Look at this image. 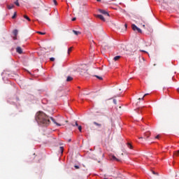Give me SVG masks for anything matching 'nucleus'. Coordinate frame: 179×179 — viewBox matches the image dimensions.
<instances>
[{"instance_id":"ea45409f","label":"nucleus","mask_w":179,"mask_h":179,"mask_svg":"<svg viewBox=\"0 0 179 179\" xmlns=\"http://www.w3.org/2000/svg\"><path fill=\"white\" fill-rule=\"evenodd\" d=\"M71 139H69V142H71Z\"/></svg>"},{"instance_id":"79ce46f5","label":"nucleus","mask_w":179,"mask_h":179,"mask_svg":"<svg viewBox=\"0 0 179 179\" xmlns=\"http://www.w3.org/2000/svg\"><path fill=\"white\" fill-rule=\"evenodd\" d=\"M138 100H141V98H139Z\"/></svg>"},{"instance_id":"f03ea898","label":"nucleus","mask_w":179,"mask_h":179,"mask_svg":"<svg viewBox=\"0 0 179 179\" xmlns=\"http://www.w3.org/2000/svg\"><path fill=\"white\" fill-rule=\"evenodd\" d=\"M113 104H115L116 110H118L119 108H121V97H120V95L114 96H113Z\"/></svg>"},{"instance_id":"bb28decb","label":"nucleus","mask_w":179,"mask_h":179,"mask_svg":"<svg viewBox=\"0 0 179 179\" xmlns=\"http://www.w3.org/2000/svg\"><path fill=\"white\" fill-rule=\"evenodd\" d=\"M16 12L14 13L13 16L12 17V19H15L16 18Z\"/></svg>"},{"instance_id":"2eb2a0df","label":"nucleus","mask_w":179,"mask_h":179,"mask_svg":"<svg viewBox=\"0 0 179 179\" xmlns=\"http://www.w3.org/2000/svg\"><path fill=\"white\" fill-rule=\"evenodd\" d=\"M120 58H121V56H115L113 59L114 61H118V59H120Z\"/></svg>"},{"instance_id":"393cba45","label":"nucleus","mask_w":179,"mask_h":179,"mask_svg":"<svg viewBox=\"0 0 179 179\" xmlns=\"http://www.w3.org/2000/svg\"><path fill=\"white\" fill-rule=\"evenodd\" d=\"M15 4L16 5V6H20L19 4V1H17V0L15 2Z\"/></svg>"},{"instance_id":"f257e3e1","label":"nucleus","mask_w":179,"mask_h":179,"mask_svg":"<svg viewBox=\"0 0 179 179\" xmlns=\"http://www.w3.org/2000/svg\"><path fill=\"white\" fill-rule=\"evenodd\" d=\"M36 121L43 127H48L50 124V117L43 112L39 111L36 114Z\"/></svg>"},{"instance_id":"1a4fd4ad","label":"nucleus","mask_w":179,"mask_h":179,"mask_svg":"<svg viewBox=\"0 0 179 179\" xmlns=\"http://www.w3.org/2000/svg\"><path fill=\"white\" fill-rule=\"evenodd\" d=\"M113 162H122L121 159L117 158V157L114 156V155H113Z\"/></svg>"},{"instance_id":"ddd939ff","label":"nucleus","mask_w":179,"mask_h":179,"mask_svg":"<svg viewBox=\"0 0 179 179\" xmlns=\"http://www.w3.org/2000/svg\"><path fill=\"white\" fill-rule=\"evenodd\" d=\"M131 27L134 31H136V30L138 29V27H136V25L135 24H132Z\"/></svg>"},{"instance_id":"e433bc0d","label":"nucleus","mask_w":179,"mask_h":179,"mask_svg":"<svg viewBox=\"0 0 179 179\" xmlns=\"http://www.w3.org/2000/svg\"><path fill=\"white\" fill-rule=\"evenodd\" d=\"M141 52H146L145 50H141Z\"/></svg>"},{"instance_id":"b1692460","label":"nucleus","mask_w":179,"mask_h":179,"mask_svg":"<svg viewBox=\"0 0 179 179\" xmlns=\"http://www.w3.org/2000/svg\"><path fill=\"white\" fill-rule=\"evenodd\" d=\"M138 31V33H142V29H141L140 28H137V29H136Z\"/></svg>"},{"instance_id":"c756f323","label":"nucleus","mask_w":179,"mask_h":179,"mask_svg":"<svg viewBox=\"0 0 179 179\" xmlns=\"http://www.w3.org/2000/svg\"><path fill=\"white\" fill-rule=\"evenodd\" d=\"M78 130L82 132V126H78Z\"/></svg>"},{"instance_id":"58836bf2","label":"nucleus","mask_w":179,"mask_h":179,"mask_svg":"<svg viewBox=\"0 0 179 179\" xmlns=\"http://www.w3.org/2000/svg\"><path fill=\"white\" fill-rule=\"evenodd\" d=\"M124 26H125V27H126V29H127V24H125V25H124Z\"/></svg>"},{"instance_id":"473e14b6","label":"nucleus","mask_w":179,"mask_h":179,"mask_svg":"<svg viewBox=\"0 0 179 179\" xmlns=\"http://www.w3.org/2000/svg\"><path fill=\"white\" fill-rule=\"evenodd\" d=\"M148 94H144L143 97L141 98V100H143V99L145 98V96H148Z\"/></svg>"},{"instance_id":"f704fd0d","label":"nucleus","mask_w":179,"mask_h":179,"mask_svg":"<svg viewBox=\"0 0 179 179\" xmlns=\"http://www.w3.org/2000/svg\"><path fill=\"white\" fill-rule=\"evenodd\" d=\"M72 22H75V20H76V17H73V18H72Z\"/></svg>"},{"instance_id":"4be33fe9","label":"nucleus","mask_w":179,"mask_h":179,"mask_svg":"<svg viewBox=\"0 0 179 179\" xmlns=\"http://www.w3.org/2000/svg\"><path fill=\"white\" fill-rule=\"evenodd\" d=\"M94 125H96L97 127H101V124H99V123H97L96 122H94Z\"/></svg>"},{"instance_id":"f8f14e48","label":"nucleus","mask_w":179,"mask_h":179,"mask_svg":"<svg viewBox=\"0 0 179 179\" xmlns=\"http://www.w3.org/2000/svg\"><path fill=\"white\" fill-rule=\"evenodd\" d=\"M8 9L10 10V9H13V8H15V6L13 4L11 5H8L7 6Z\"/></svg>"},{"instance_id":"f3484780","label":"nucleus","mask_w":179,"mask_h":179,"mask_svg":"<svg viewBox=\"0 0 179 179\" xmlns=\"http://www.w3.org/2000/svg\"><path fill=\"white\" fill-rule=\"evenodd\" d=\"M127 147L129 148V149H132L134 148L129 143H127Z\"/></svg>"},{"instance_id":"6e6552de","label":"nucleus","mask_w":179,"mask_h":179,"mask_svg":"<svg viewBox=\"0 0 179 179\" xmlns=\"http://www.w3.org/2000/svg\"><path fill=\"white\" fill-rule=\"evenodd\" d=\"M16 52H17L18 54H23V50H22V48L18 46L16 48Z\"/></svg>"},{"instance_id":"6ab92c4d","label":"nucleus","mask_w":179,"mask_h":179,"mask_svg":"<svg viewBox=\"0 0 179 179\" xmlns=\"http://www.w3.org/2000/svg\"><path fill=\"white\" fill-rule=\"evenodd\" d=\"M95 78H97V79H99V80H103V77L101 76H94Z\"/></svg>"},{"instance_id":"c9c22d12","label":"nucleus","mask_w":179,"mask_h":179,"mask_svg":"<svg viewBox=\"0 0 179 179\" xmlns=\"http://www.w3.org/2000/svg\"><path fill=\"white\" fill-rule=\"evenodd\" d=\"M155 138L156 139H159V138H160V136L157 135Z\"/></svg>"},{"instance_id":"aec40b11","label":"nucleus","mask_w":179,"mask_h":179,"mask_svg":"<svg viewBox=\"0 0 179 179\" xmlns=\"http://www.w3.org/2000/svg\"><path fill=\"white\" fill-rule=\"evenodd\" d=\"M174 156H179V150L173 152Z\"/></svg>"},{"instance_id":"9b49d317","label":"nucleus","mask_w":179,"mask_h":179,"mask_svg":"<svg viewBox=\"0 0 179 179\" xmlns=\"http://www.w3.org/2000/svg\"><path fill=\"white\" fill-rule=\"evenodd\" d=\"M73 33L76 35V36H79V34H82V33L79 31H75L73 30Z\"/></svg>"},{"instance_id":"2f4dec72","label":"nucleus","mask_w":179,"mask_h":179,"mask_svg":"<svg viewBox=\"0 0 179 179\" xmlns=\"http://www.w3.org/2000/svg\"><path fill=\"white\" fill-rule=\"evenodd\" d=\"M74 167H75V169H79V166H78V165H75Z\"/></svg>"},{"instance_id":"0eeeda50","label":"nucleus","mask_w":179,"mask_h":179,"mask_svg":"<svg viewBox=\"0 0 179 179\" xmlns=\"http://www.w3.org/2000/svg\"><path fill=\"white\" fill-rule=\"evenodd\" d=\"M149 136H150V131H146L145 133H144V138L145 139H148V138H149ZM139 139H143V137H140Z\"/></svg>"},{"instance_id":"412c9836","label":"nucleus","mask_w":179,"mask_h":179,"mask_svg":"<svg viewBox=\"0 0 179 179\" xmlns=\"http://www.w3.org/2000/svg\"><path fill=\"white\" fill-rule=\"evenodd\" d=\"M72 48H73V47H71L70 48H69L68 50V54L69 55L71 53V52L72 51Z\"/></svg>"},{"instance_id":"9d476101","label":"nucleus","mask_w":179,"mask_h":179,"mask_svg":"<svg viewBox=\"0 0 179 179\" xmlns=\"http://www.w3.org/2000/svg\"><path fill=\"white\" fill-rule=\"evenodd\" d=\"M96 17H98L99 19H100L103 22H106V19L104 18V16H103L102 15H97Z\"/></svg>"},{"instance_id":"39448f33","label":"nucleus","mask_w":179,"mask_h":179,"mask_svg":"<svg viewBox=\"0 0 179 179\" xmlns=\"http://www.w3.org/2000/svg\"><path fill=\"white\" fill-rule=\"evenodd\" d=\"M79 72L86 73L87 72V66L86 64H83L81 67L78 69Z\"/></svg>"},{"instance_id":"5701e85b","label":"nucleus","mask_w":179,"mask_h":179,"mask_svg":"<svg viewBox=\"0 0 179 179\" xmlns=\"http://www.w3.org/2000/svg\"><path fill=\"white\" fill-rule=\"evenodd\" d=\"M73 127H79V124H78V122H75V124H72Z\"/></svg>"},{"instance_id":"4468645a","label":"nucleus","mask_w":179,"mask_h":179,"mask_svg":"<svg viewBox=\"0 0 179 179\" xmlns=\"http://www.w3.org/2000/svg\"><path fill=\"white\" fill-rule=\"evenodd\" d=\"M73 78L71 76H68L66 78V82H71V80H73Z\"/></svg>"},{"instance_id":"c85d7f7f","label":"nucleus","mask_w":179,"mask_h":179,"mask_svg":"<svg viewBox=\"0 0 179 179\" xmlns=\"http://www.w3.org/2000/svg\"><path fill=\"white\" fill-rule=\"evenodd\" d=\"M50 61H52V62H53L54 61H55V58H54V57H50Z\"/></svg>"},{"instance_id":"7ed1b4c3","label":"nucleus","mask_w":179,"mask_h":179,"mask_svg":"<svg viewBox=\"0 0 179 179\" xmlns=\"http://www.w3.org/2000/svg\"><path fill=\"white\" fill-rule=\"evenodd\" d=\"M50 120H52V122L55 124L57 127H62L64 125V117H61L62 120H57L55 121V119L54 117H50Z\"/></svg>"},{"instance_id":"cd10ccee","label":"nucleus","mask_w":179,"mask_h":179,"mask_svg":"<svg viewBox=\"0 0 179 179\" xmlns=\"http://www.w3.org/2000/svg\"><path fill=\"white\" fill-rule=\"evenodd\" d=\"M37 33H38V34H41L42 36H44V34H45V33L41 32V31H38Z\"/></svg>"},{"instance_id":"423d86ee","label":"nucleus","mask_w":179,"mask_h":179,"mask_svg":"<svg viewBox=\"0 0 179 179\" xmlns=\"http://www.w3.org/2000/svg\"><path fill=\"white\" fill-rule=\"evenodd\" d=\"M99 12H100V13H102V15H105V16H107V17H110V14L107 13V11L104 10L99 9Z\"/></svg>"},{"instance_id":"dca6fc26","label":"nucleus","mask_w":179,"mask_h":179,"mask_svg":"<svg viewBox=\"0 0 179 179\" xmlns=\"http://www.w3.org/2000/svg\"><path fill=\"white\" fill-rule=\"evenodd\" d=\"M24 18L26 19L27 20H28V22H30V17H29V16L27 15H24Z\"/></svg>"},{"instance_id":"a211bd4d","label":"nucleus","mask_w":179,"mask_h":179,"mask_svg":"<svg viewBox=\"0 0 179 179\" xmlns=\"http://www.w3.org/2000/svg\"><path fill=\"white\" fill-rule=\"evenodd\" d=\"M13 33L14 36H17V33H18L17 29H15V30L13 31Z\"/></svg>"},{"instance_id":"7c9ffc66","label":"nucleus","mask_w":179,"mask_h":179,"mask_svg":"<svg viewBox=\"0 0 179 179\" xmlns=\"http://www.w3.org/2000/svg\"><path fill=\"white\" fill-rule=\"evenodd\" d=\"M55 5H57V0H52Z\"/></svg>"},{"instance_id":"20e7f679","label":"nucleus","mask_w":179,"mask_h":179,"mask_svg":"<svg viewBox=\"0 0 179 179\" xmlns=\"http://www.w3.org/2000/svg\"><path fill=\"white\" fill-rule=\"evenodd\" d=\"M41 5H43V2H41V1H40V0H37L34 3V8L35 9H40V8H41Z\"/></svg>"},{"instance_id":"a878e982","label":"nucleus","mask_w":179,"mask_h":179,"mask_svg":"<svg viewBox=\"0 0 179 179\" xmlns=\"http://www.w3.org/2000/svg\"><path fill=\"white\" fill-rule=\"evenodd\" d=\"M61 153H64V147H60Z\"/></svg>"},{"instance_id":"a19ab883","label":"nucleus","mask_w":179,"mask_h":179,"mask_svg":"<svg viewBox=\"0 0 179 179\" xmlns=\"http://www.w3.org/2000/svg\"><path fill=\"white\" fill-rule=\"evenodd\" d=\"M178 92H179V87L178 88Z\"/></svg>"},{"instance_id":"4c0bfd02","label":"nucleus","mask_w":179,"mask_h":179,"mask_svg":"<svg viewBox=\"0 0 179 179\" xmlns=\"http://www.w3.org/2000/svg\"><path fill=\"white\" fill-rule=\"evenodd\" d=\"M97 2H101V0H96Z\"/></svg>"},{"instance_id":"72a5a7b5","label":"nucleus","mask_w":179,"mask_h":179,"mask_svg":"<svg viewBox=\"0 0 179 179\" xmlns=\"http://www.w3.org/2000/svg\"><path fill=\"white\" fill-rule=\"evenodd\" d=\"M13 40H17V36H15L13 37Z\"/></svg>"}]
</instances>
